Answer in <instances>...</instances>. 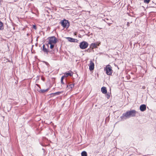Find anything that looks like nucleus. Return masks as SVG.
I'll return each instance as SVG.
<instances>
[{
  "label": "nucleus",
  "instance_id": "nucleus-13",
  "mask_svg": "<svg viewBox=\"0 0 156 156\" xmlns=\"http://www.w3.org/2000/svg\"><path fill=\"white\" fill-rule=\"evenodd\" d=\"M43 51L44 52L46 53L47 54H48L49 52V51L48 49L46 48L45 47V46L44 44H43Z\"/></svg>",
  "mask_w": 156,
  "mask_h": 156
},
{
  "label": "nucleus",
  "instance_id": "nucleus-25",
  "mask_svg": "<svg viewBox=\"0 0 156 156\" xmlns=\"http://www.w3.org/2000/svg\"><path fill=\"white\" fill-rule=\"evenodd\" d=\"M34 28L35 29V28H36V26H35V25H34Z\"/></svg>",
  "mask_w": 156,
  "mask_h": 156
},
{
  "label": "nucleus",
  "instance_id": "nucleus-17",
  "mask_svg": "<svg viewBox=\"0 0 156 156\" xmlns=\"http://www.w3.org/2000/svg\"><path fill=\"white\" fill-rule=\"evenodd\" d=\"M62 93V92H59V91H58V92H55V93H54L51 94H53V95H59L60 94H61V93Z\"/></svg>",
  "mask_w": 156,
  "mask_h": 156
},
{
  "label": "nucleus",
  "instance_id": "nucleus-16",
  "mask_svg": "<svg viewBox=\"0 0 156 156\" xmlns=\"http://www.w3.org/2000/svg\"><path fill=\"white\" fill-rule=\"evenodd\" d=\"M81 156H87V152L85 151H83L81 153Z\"/></svg>",
  "mask_w": 156,
  "mask_h": 156
},
{
  "label": "nucleus",
  "instance_id": "nucleus-12",
  "mask_svg": "<svg viewBox=\"0 0 156 156\" xmlns=\"http://www.w3.org/2000/svg\"><path fill=\"white\" fill-rule=\"evenodd\" d=\"M68 41L71 42H75L76 40H77V39H75L70 37H67L66 38Z\"/></svg>",
  "mask_w": 156,
  "mask_h": 156
},
{
  "label": "nucleus",
  "instance_id": "nucleus-18",
  "mask_svg": "<svg viewBox=\"0 0 156 156\" xmlns=\"http://www.w3.org/2000/svg\"><path fill=\"white\" fill-rule=\"evenodd\" d=\"M3 29V23L2 22L0 21V30Z\"/></svg>",
  "mask_w": 156,
  "mask_h": 156
},
{
  "label": "nucleus",
  "instance_id": "nucleus-11",
  "mask_svg": "<svg viewBox=\"0 0 156 156\" xmlns=\"http://www.w3.org/2000/svg\"><path fill=\"white\" fill-rule=\"evenodd\" d=\"M101 91L104 94H106L107 93L106 88L105 87H103L101 88Z\"/></svg>",
  "mask_w": 156,
  "mask_h": 156
},
{
  "label": "nucleus",
  "instance_id": "nucleus-6",
  "mask_svg": "<svg viewBox=\"0 0 156 156\" xmlns=\"http://www.w3.org/2000/svg\"><path fill=\"white\" fill-rule=\"evenodd\" d=\"M73 73L71 71H69L67 72H66L64 73V76L65 77H66L68 76H73Z\"/></svg>",
  "mask_w": 156,
  "mask_h": 156
},
{
  "label": "nucleus",
  "instance_id": "nucleus-10",
  "mask_svg": "<svg viewBox=\"0 0 156 156\" xmlns=\"http://www.w3.org/2000/svg\"><path fill=\"white\" fill-rule=\"evenodd\" d=\"M74 87V84H70L67 85L66 89L67 90L69 89L71 90Z\"/></svg>",
  "mask_w": 156,
  "mask_h": 156
},
{
  "label": "nucleus",
  "instance_id": "nucleus-22",
  "mask_svg": "<svg viewBox=\"0 0 156 156\" xmlns=\"http://www.w3.org/2000/svg\"><path fill=\"white\" fill-rule=\"evenodd\" d=\"M61 84H63V85H64L65 84V83H64L63 81H61Z\"/></svg>",
  "mask_w": 156,
  "mask_h": 156
},
{
  "label": "nucleus",
  "instance_id": "nucleus-24",
  "mask_svg": "<svg viewBox=\"0 0 156 156\" xmlns=\"http://www.w3.org/2000/svg\"><path fill=\"white\" fill-rule=\"evenodd\" d=\"M127 26L128 27L129 26V22H127Z\"/></svg>",
  "mask_w": 156,
  "mask_h": 156
},
{
  "label": "nucleus",
  "instance_id": "nucleus-26",
  "mask_svg": "<svg viewBox=\"0 0 156 156\" xmlns=\"http://www.w3.org/2000/svg\"><path fill=\"white\" fill-rule=\"evenodd\" d=\"M37 86H39V85L38 84H37Z\"/></svg>",
  "mask_w": 156,
  "mask_h": 156
},
{
  "label": "nucleus",
  "instance_id": "nucleus-14",
  "mask_svg": "<svg viewBox=\"0 0 156 156\" xmlns=\"http://www.w3.org/2000/svg\"><path fill=\"white\" fill-rule=\"evenodd\" d=\"M49 88H48V89H41L39 91V92L43 93H44L45 92H46L48 91L49 90Z\"/></svg>",
  "mask_w": 156,
  "mask_h": 156
},
{
  "label": "nucleus",
  "instance_id": "nucleus-2",
  "mask_svg": "<svg viewBox=\"0 0 156 156\" xmlns=\"http://www.w3.org/2000/svg\"><path fill=\"white\" fill-rule=\"evenodd\" d=\"M48 44H55L57 42V39L55 36L49 37L48 38Z\"/></svg>",
  "mask_w": 156,
  "mask_h": 156
},
{
  "label": "nucleus",
  "instance_id": "nucleus-21",
  "mask_svg": "<svg viewBox=\"0 0 156 156\" xmlns=\"http://www.w3.org/2000/svg\"><path fill=\"white\" fill-rule=\"evenodd\" d=\"M65 77V76H64L63 75V76H62V77H61V81H63V79Z\"/></svg>",
  "mask_w": 156,
  "mask_h": 156
},
{
  "label": "nucleus",
  "instance_id": "nucleus-5",
  "mask_svg": "<svg viewBox=\"0 0 156 156\" xmlns=\"http://www.w3.org/2000/svg\"><path fill=\"white\" fill-rule=\"evenodd\" d=\"M88 45V44L87 42L83 41L80 43L79 47L81 49H84L87 48Z\"/></svg>",
  "mask_w": 156,
  "mask_h": 156
},
{
  "label": "nucleus",
  "instance_id": "nucleus-4",
  "mask_svg": "<svg viewBox=\"0 0 156 156\" xmlns=\"http://www.w3.org/2000/svg\"><path fill=\"white\" fill-rule=\"evenodd\" d=\"M105 70H106L107 74L108 75H112V67L110 65H108L107 66L105 69Z\"/></svg>",
  "mask_w": 156,
  "mask_h": 156
},
{
  "label": "nucleus",
  "instance_id": "nucleus-23",
  "mask_svg": "<svg viewBox=\"0 0 156 156\" xmlns=\"http://www.w3.org/2000/svg\"><path fill=\"white\" fill-rule=\"evenodd\" d=\"M145 88H146V87H145V86H143L142 87V88L143 89H145Z\"/></svg>",
  "mask_w": 156,
  "mask_h": 156
},
{
  "label": "nucleus",
  "instance_id": "nucleus-8",
  "mask_svg": "<svg viewBox=\"0 0 156 156\" xmlns=\"http://www.w3.org/2000/svg\"><path fill=\"white\" fill-rule=\"evenodd\" d=\"M94 64L91 61H90L89 66V69L90 71H92L94 70Z\"/></svg>",
  "mask_w": 156,
  "mask_h": 156
},
{
  "label": "nucleus",
  "instance_id": "nucleus-15",
  "mask_svg": "<svg viewBox=\"0 0 156 156\" xmlns=\"http://www.w3.org/2000/svg\"><path fill=\"white\" fill-rule=\"evenodd\" d=\"M46 45L48 46V45L50 44V48L51 49H52L54 48L55 44H48V43L46 44Z\"/></svg>",
  "mask_w": 156,
  "mask_h": 156
},
{
  "label": "nucleus",
  "instance_id": "nucleus-3",
  "mask_svg": "<svg viewBox=\"0 0 156 156\" xmlns=\"http://www.w3.org/2000/svg\"><path fill=\"white\" fill-rule=\"evenodd\" d=\"M61 24L63 27L66 28H68L70 25L68 21L65 19L61 22Z\"/></svg>",
  "mask_w": 156,
  "mask_h": 156
},
{
  "label": "nucleus",
  "instance_id": "nucleus-19",
  "mask_svg": "<svg viewBox=\"0 0 156 156\" xmlns=\"http://www.w3.org/2000/svg\"><path fill=\"white\" fill-rule=\"evenodd\" d=\"M106 95V98L108 99L110 97V94H109V93H107V94H106L105 95Z\"/></svg>",
  "mask_w": 156,
  "mask_h": 156
},
{
  "label": "nucleus",
  "instance_id": "nucleus-20",
  "mask_svg": "<svg viewBox=\"0 0 156 156\" xmlns=\"http://www.w3.org/2000/svg\"><path fill=\"white\" fill-rule=\"evenodd\" d=\"M150 2V0H144V2L146 3H148Z\"/></svg>",
  "mask_w": 156,
  "mask_h": 156
},
{
  "label": "nucleus",
  "instance_id": "nucleus-7",
  "mask_svg": "<svg viewBox=\"0 0 156 156\" xmlns=\"http://www.w3.org/2000/svg\"><path fill=\"white\" fill-rule=\"evenodd\" d=\"M100 43L98 44L97 42L92 43L90 46V48L92 49L97 48V46H99Z\"/></svg>",
  "mask_w": 156,
  "mask_h": 156
},
{
  "label": "nucleus",
  "instance_id": "nucleus-1",
  "mask_svg": "<svg viewBox=\"0 0 156 156\" xmlns=\"http://www.w3.org/2000/svg\"><path fill=\"white\" fill-rule=\"evenodd\" d=\"M136 112H137L135 110H132L127 111L126 112L123 113L121 118L122 119H126L130 117H134L136 116Z\"/></svg>",
  "mask_w": 156,
  "mask_h": 156
},
{
  "label": "nucleus",
  "instance_id": "nucleus-9",
  "mask_svg": "<svg viewBox=\"0 0 156 156\" xmlns=\"http://www.w3.org/2000/svg\"><path fill=\"white\" fill-rule=\"evenodd\" d=\"M140 109L142 112L145 111L146 109V105L144 104L141 105L140 107Z\"/></svg>",
  "mask_w": 156,
  "mask_h": 156
}]
</instances>
